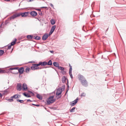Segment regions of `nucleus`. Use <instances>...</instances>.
Instances as JSON below:
<instances>
[{"instance_id": "f257e3e1", "label": "nucleus", "mask_w": 126, "mask_h": 126, "mask_svg": "<svg viewBox=\"0 0 126 126\" xmlns=\"http://www.w3.org/2000/svg\"><path fill=\"white\" fill-rule=\"evenodd\" d=\"M79 80L82 84L84 86H86L87 85V82L84 77L81 75H79Z\"/></svg>"}, {"instance_id": "f03ea898", "label": "nucleus", "mask_w": 126, "mask_h": 126, "mask_svg": "<svg viewBox=\"0 0 126 126\" xmlns=\"http://www.w3.org/2000/svg\"><path fill=\"white\" fill-rule=\"evenodd\" d=\"M38 66H39L38 64H32V66L31 67V68L32 70H35L41 69L42 68L39 67Z\"/></svg>"}, {"instance_id": "7ed1b4c3", "label": "nucleus", "mask_w": 126, "mask_h": 126, "mask_svg": "<svg viewBox=\"0 0 126 126\" xmlns=\"http://www.w3.org/2000/svg\"><path fill=\"white\" fill-rule=\"evenodd\" d=\"M54 96H50L48 98L47 100V102L48 104L52 103L54 102L55 100V99H54Z\"/></svg>"}, {"instance_id": "20e7f679", "label": "nucleus", "mask_w": 126, "mask_h": 126, "mask_svg": "<svg viewBox=\"0 0 126 126\" xmlns=\"http://www.w3.org/2000/svg\"><path fill=\"white\" fill-rule=\"evenodd\" d=\"M62 92V89L61 88H59L57 90L56 93V95L57 96H58V98H60L61 97V95H60Z\"/></svg>"}, {"instance_id": "39448f33", "label": "nucleus", "mask_w": 126, "mask_h": 126, "mask_svg": "<svg viewBox=\"0 0 126 126\" xmlns=\"http://www.w3.org/2000/svg\"><path fill=\"white\" fill-rule=\"evenodd\" d=\"M20 16V13H16L14 15L10 17V20L14 19L15 18L18 17Z\"/></svg>"}, {"instance_id": "423d86ee", "label": "nucleus", "mask_w": 126, "mask_h": 126, "mask_svg": "<svg viewBox=\"0 0 126 126\" xmlns=\"http://www.w3.org/2000/svg\"><path fill=\"white\" fill-rule=\"evenodd\" d=\"M78 98H77L75 100L70 102V105H71V106H74L78 102Z\"/></svg>"}, {"instance_id": "0eeeda50", "label": "nucleus", "mask_w": 126, "mask_h": 126, "mask_svg": "<svg viewBox=\"0 0 126 126\" xmlns=\"http://www.w3.org/2000/svg\"><path fill=\"white\" fill-rule=\"evenodd\" d=\"M16 89L17 90L20 91L22 89V85L20 83L17 84L16 86Z\"/></svg>"}, {"instance_id": "6e6552de", "label": "nucleus", "mask_w": 126, "mask_h": 126, "mask_svg": "<svg viewBox=\"0 0 126 126\" xmlns=\"http://www.w3.org/2000/svg\"><path fill=\"white\" fill-rule=\"evenodd\" d=\"M28 12H25L23 13H20V15H21L22 16V17H26L28 16Z\"/></svg>"}, {"instance_id": "1a4fd4ad", "label": "nucleus", "mask_w": 126, "mask_h": 126, "mask_svg": "<svg viewBox=\"0 0 126 126\" xmlns=\"http://www.w3.org/2000/svg\"><path fill=\"white\" fill-rule=\"evenodd\" d=\"M39 66L41 65V66H45L47 65V62L44 61L43 62H40L38 63Z\"/></svg>"}, {"instance_id": "9d476101", "label": "nucleus", "mask_w": 126, "mask_h": 126, "mask_svg": "<svg viewBox=\"0 0 126 126\" xmlns=\"http://www.w3.org/2000/svg\"><path fill=\"white\" fill-rule=\"evenodd\" d=\"M18 72L20 74H21L23 73L24 71V68L23 67H21L18 69Z\"/></svg>"}, {"instance_id": "9b49d317", "label": "nucleus", "mask_w": 126, "mask_h": 126, "mask_svg": "<svg viewBox=\"0 0 126 126\" xmlns=\"http://www.w3.org/2000/svg\"><path fill=\"white\" fill-rule=\"evenodd\" d=\"M28 88L27 85L25 83H23L22 86L23 90L26 91L27 90Z\"/></svg>"}, {"instance_id": "f8f14e48", "label": "nucleus", "mask_w": 126, "mask_h": 126, "mask_svg": "<svg viewBox=\"0 0 126 126\" xmlns=\"http://www.w3.org/2000/svg\"><path fill=\"white\" fill-rule=\"evenodd\" d=\"M49 35L47 34H45L42 37V39L43 40H46L48 37Z\"/></svg>"}, {"instance_id": "ddd939ff", "label": "nucleus", "mask_w": 126, "mask_h": 126, "mask_svg": "<svg viewBox=\"0 0 126 126\" xmlns=\"http://www.w3.org/2000/svg\"><path fill=\"white\" fill-rule=\"evenodd\" d=\"M30 14L33 16H35L37 15V13L36 11H32L30 12Z\"/></svg>"}, {"instance_id": "4468645a", "label": "nucleus", "mask_w": 126, "mask_h": 126, "mask_svg": "<svg viewBox=\"0 0 126 126\" xmlns=\"http://www.w3.org/2000/svg\"><path fill=\"white\" fill-rule=\"evenodd\" d=\"M19 95L18 94H16L13 96L11 97V98H13L16 99L19 98Z\"/></svg>"}, {"instance_id": "2eb2a0df", "label": "nucleus", "mask_w": 126, "mask_h": 126, "mask_svg": "<svg viewBox=\"0 0 126 126\" xmlns=\"http://www.w3.org/2000/svg\"><path fill=\"white\" fill-rule=\"evenodd\" d=\"M37 97L40 100H42V96L39 94H37L36 95Z\"/></svg>"}, {"instance_id": "dca6fc26", "label": "nucleus", "mask_w": 126, "mask_h": 126, "mask_svg": "<svg viewBox=\"0 0 126 126\" xmlns=\"http://www.w3.org/2000/svg\"><path fill=\"white\" fill-rule=\"evenodd\" d=\"M56 28V26L55 25H54L51 27L50 31L53 32Z\"/></svg>"}, {"instance_id": "f3484780", "label": "nucleus", "mask_w": 126, "mask_h": 126, "mask_svg": "<svg viewBox=\"0 0 126 126\" xmlns=\"http://www.w3.org/2000/svg\"><path fill=\"white\" fill-rule=\"evenodd\" d=\"M53 64V65L56 67H58L59 66V64L58 63L56 62H54Z\"/></svg>"}, {"instance_id": "a211bd4d", "label": "nucleus", "mask_w": 126, "mask_h": 126, "mask_svg": "<svg viewBox=\"0 0 126 126\" xmlns=\"http://www.w3.org/2000/svg\"><path fill=\"white\" fill-rule=\"evenodd\" d=\"M52 64V62L51 60H49L48 63L47 62V65H51Z\"/></svg>"}, {"instance_id": "6ab92c4d", "label": "nucleus", "mask_w": 126, "mask_h": 126, "mask_svg": "<svg viewBox=\"0 0 126 126\" xmlns=\"http://www.w3.org/2000/svg\"><path fill=\"white\" fill-rule=\"evenodd\" d=\"M15 41H12V42H11V44H10V45H11L13 46V45H14L15 44L16 41V38H15Z\"/></svg>"}, {"instance_id": "aec40b11", "label": "nucleus", "mask_w": 126, "mask_h": 126, "mask_svg": "<svg viewBox=\"0 0 126 126\" xmlns=\"http://www.w3.org/2000/svg\"><path fill=\"white\" fill-rule=\"evenodd\" d=\"M52 25H54L55 23V21L54 19H52L50 21Z\"/></svg>"}, {"instance_id": "412c9836", "label": "nucleus", "mask_w": 126, "mask_h": 126, "mask_svg": "<svg viewBox=\"0 0 126 126\" xmlns=\"http://www.w3.org/2000/svg\"><path fill=\"white\" fill-rule=\"evenodd\" d=\"M33 36L31 35H28L27 36V38L28 39H32L33 38Z\"/></svg>"}, {"instance_id": "4be33fe9", "label": "nucleus", "mask_w": 126, "mask_h": 126, "mask_svg": "<svg viewBox=\"0 0 126 126\" xmlns=\"http://www.w3.org/2000/svg\"><path fill=\"white\" fill-rule=\"evenodd\" d=\"M23 94L25 96L27 97H31V96L29 95L28 94H26L25 93H23Z\"/></svg>"}, {"instance_id": "5701e85b", "label": "nucleus", "mask_w": 126, "mask_h": 126, "mask_svg": "<svg viewBox=\"0 0 126 126\" xmlns=\"http://www.w3.org/2000/svg\"><path fill=\"white\" fill-rule=\"evenodd\" d=\"M18 67H16L14 68H10L9 69V70H18Z\"/></svg>"}, {"instance_id": "b1692460", "label": "nucleus", "mask_w": 126, "mask_h": 126, "mask_svg": "<svg viewBox=\"0 0 126 126\" xmlns=\"http://www.w3.org/2000/svg\"><path fill=\"white\" fill-rule=\"evenodd\" d=\"M34 39L37 40H39L41 39V38L40 37L38 36H37L36 37H34Z\"/></svg>"}, {"instance_id": "393cba45", "label": "nucleus", "mask_w": 126, "mask_h": 126, "mask_svg": "<svg viewBox=\"0 0 126 126\" xmlns=\"http://www.w3.org/2000/svg\"><path fill=\"white\" fill-rule=\"evenodd\" d=\"M76 108L75 107H74L72 108L71 109H70V112H72L74 111V110Z\"/></svg>"}, {"instance_id": "a878e982", "label": "nucleus", "mask_w": 126, "mask_h": 126, "mask_svg": "<svg viewBox=\"0 0 126 126\" xmlns=\"http://www.w3.org/2000/svg\"><path fill=\"white\" fill-rule=\"evenodd\" d=\"M30 70V68L29 67H27L26 69V72L28 73Z\"/></svg>"}, {"instance_id": "bb28decb", "label": "nucleus", "mask_w": 126, "mask_h": 126, "mask_svg": "<svg viewBox=\"0 0 126 126\" xmlns=\"http://www.w3.org/2000/svg\"><path fill=\"white\" fill-rule=\"evenodd\" d=\"M4 53V51L2 50H0V56L2 55Z\"/></svg>"}, {"instance_id": "cd10ccee", "label": "nucleus", "mask_w": 126, "mask_h": 126, "mask_svg": "<svg viewBox=\"0 0 126 126\" xmlns=\"http://www.w3.org/2000/svg\"><path fill=\"white\" fill-rule=\"evenodd\" d=\"M69 66H70V68L69 69V74L70 73H72V67L71 66H70V65H69Z\"/></svg>"}, {"instance_id": "c85d7f7f", "label": "nucleus", "mask_w": 126, "mask_h": 126, "mask_svg": "<svg viewBox=\"0 0 126 126\" xmlns=\"http://www.w3.org/2000/svg\"><path fill=\"white\" fill-rule=\"evenodd\" d=\"M6 72V71L2 69H0V73H4Z\"/></svg>"}, {"instance_id": "c756f323", "label": "nucleus", "mask_w": 126, "mask_h": 126, "mask_svg": "<svg viewBox=\"0 0 126 126\" xmlns=\"http://www.w3.org/2000/svg\"><path fill=\"white\" fill-rule=\"evenodd\" d=\"M62 81L63 83H64L66 81V79L64 77H63L62 78Z\"/></svg>"}, {"instance_id": "7c9ffc66", "label": "nucleus", "mask_w": 126, "mask_h": 126, "mask_svg": "<svg viewBox=\"0 0 126 126\" xmlns=\"http://www.w3.org/2000/svg\"><path fill=\"white\" fill-rule=\"evenodd\" d=\"M58 69H59L61 70H63L64 69V68L63 67H61V66H58Z\"/></svg>"}, {"instance_id": "2f4dec72", "label": "nucleus", "mask_w": 126, "mask_h": 126, "mask_svg": "<svg viewBox=\"0 0 126 126\" xmlns=\"http://www.w3.org/2000/svg\"><path fill=\"white\" fill-rule=\"evenodd\" d=\"M17 101L18 102H20L21 103H22L24 102V101L23 100H20L19 99H17Z\"/></svg>"}, {"instance_id": "473e14b6", "label": "nucleus", "mask_w": 126, "mask_h": 126, "mask_svg": "<svg viewBox=\"0 0 126 126\" xmlns=\"http://www.w3.org/2000/svg\"><path fill=\"white\" fill-rule=\"evenodd\" d=\"M12 46L10 44H8V49H10L11 48V47Z\"/></svg>"}, {"instance_id": "72a5a7b5", "label": "nucleus", "mask_w": 126, "mask_h": 126, "mask_svg": "<svg viewBox=\"0 0 126 126\" xmlns=\"http://www.w3.org/2000/svg\"><path fill=\"white\" fill-rule=\"evenodd\" d=\"M13 98H11L9 99L8 100L10 102H12L13 101Z\"/></svg>"}, {"instance_id": "f704fd0d", "label": "nucleus", "mask_w": 126, "mask_h": 126, "mask_svg": "<svg viewBox=\"0 0 126 126\" xmlns=\"http://www.w3.org/2000/svg\"><path fill=\"white\" fill-rule=\"evenodd\" d=\"M11 72L13 74H18V72H15V71H11Z\"/></svg>"}, {"instance_id": "c9c22d12", "label": "nucleus", "mask_w": 126, "mask_h": 126, "mask_svg": "<svg viewBox=\"0 0 126 126\" xmlns=\"http://www.w3.org/2000/svg\"><path fill=\"white\" fill-rule=\"evenodd\" d=\"M86 95V94L84 93H82L81 94V96H84Z\"/></svg>"}, {"instance_id": "e433bc0d", "label": "nucleus", "mask_w": 126, "mask_h": 126, "mask_svg": "<svg viewBox=\"0 0 126 126\" xmlns=\"http://www.w3.org/2000/svg\"><path fill=\"white\" fill-rule=\"evenodd\" d=\"M32 105L36 106L37 107H39L40 106V105H37V104H32Z\"/></svg>"}, {"instance_id": "4c0bfd02", "label": "nucleus", "mask_w": 126, "mask_h": 126, "mask_svg": "<svg viewBox=\"0 0 126 126\" xmlns=\"http://www.w3.org/2000/svg\"><path fill=\"white\" fill-rule=\"evenodd\" d=\"M69 74L71 78V79H72L73 78V76L72 73H69Z\"/></svg>"}, {"instance_id": "58836bf2", "label": "nucleus", "mask_w": 126, "mask_h": 126, "mask_svg": "<svg viewBox=\"0 0 126 126\" xmlns=\"http://www.w3.org/2000/svg\"><path fill=\"white\" fill-rule=\"evenodd\" d=\"M53 32L50 31V32L49 33V35H51L52 33Z\"/></svg>"}, {"instance_id": "ea45409f", "label": "nucleus", "mask_w": 126, "mask_h": 126, "mask_svg": "<svg viewBox=\"0 0 126 126\" xmlns=\"http://www.w3.org/2000/svg\"><path fill=\"white\" fill-rule=\"evenodd\" d=\"M53 32L50 31V32L49 33V35H51L52 33Z\"/></svg>"}, {"instance_id": "a19ab883", "label": "nucleus", "mask_w": 126, "mask_h": 126, "mask_svg": "<svg viewBox=\"0 0 126 126\" xmlns=\"http://www.w3.org/2000/svg\"><path fill=\"white\" fill-rule=\"evenodd\" d=\"M34 62L33 61H30V62H29L28 63H34Z\"/></svg>"}, {"instance_id": "79ce46f5", "label": "nucleus", "mask_w": 126, "mask_h": 126, "mask_svg": "<svg viewBox=\"0 0 126 126\" xmlns=\"http://www.w3.org/2000/svg\"><path fill=\"white\" fill-rule=\"evenodd\" d=\"M50 5L53 8H54V6L51 3H50Z\"/></svg>"}, {"instance_id": "37998d69", "label": "nucleus", "mask_w": 126, "mask_h": 126, "mask_svg": "<svg viewBox=\"0 0 126 126\" xmlns=\"http://www.w3.org/2000/svg\"><path fill=\"white\" fill-rule=\"evenodd\" d=\"M27 101H28V102H29V101L31 102V101H31V100H30V99H27Z\"/></svg>"}, {"instance_id": "c03bdc74", "label": "nucleus", "mask_w": 126, "mask_h": 126, "mask_svg": "<svg viewBox=\"0 0 126 126\" xmlns=\"http://www.w3.org/2000/svg\"><path fill=\"white\" fill-rule=\"evenodd\" d=\"M2 95L0 93V97H2Z\"/></svg>"}, {"instance_id": "a18cd8bd", "label": "nucleus", "mask_w": 126, "mask_h": 126, "mask_svg": "<svg viewBox=\"0 0 126 126\" xmlns=\"http://www.w3.org/2000/svg\"><path fill=\"white\" fill-rule=\"evenodd\" d=\"M38 10L39 11H41V10L40 9H38Z\"/></svg>"}, {"instance_id": "49530a36", "label": "nucleus", "mask_w": 126, "mask_h": 126, "mask_svg": "<svg viewBox=\"0 0 126 126\" xmlns=\"http://www.w3.org/2000/svg\"><path fill=\"white\" fill-rule=\"evenodd\" d=\"M50 52H51V53H52L53 52V51H50Z\"/></svg>"}, {"instance_id": "de8ad7c7", "label": "nucleus", "mask_w": 126, "mask_h": 126, "mask_svg": "<svg viewBox=\"0 0 126 126\" xmlns=\"http://www.w3.org/2000/svg\"><path fill=\"white\" fill-rule=\"evenodd\" d=\"M42 8H46V7H42Z\"/></svg>"}, {"instance_id": "09e8293b", "label": "nucleus", "mask_w": 126, "mask_h": 126, "mask_svg": "<svg viewBox=\"0 0 126 126\" xmlns=\"http://www.w3.org/2000/svg\"><path fill=\"white\" fill-rule=\"evenodd\" d=\"M46 67L45 68H47V67Z\"/></svg>"}, {"instance_id": "8fccbe9b", "label": "nucleus", "mask_w": 126, "mask_h": 126, "mask_svg": "<svg viewBox=\"0 0 126 126\" xmlns=\"http://www.w3.org/2000/svg\"><path fill=\"white\" fill-rule=\"evenodd\" d=\"M42 14V13H41L40 14Z\"/></svg>"}]
</instances>
